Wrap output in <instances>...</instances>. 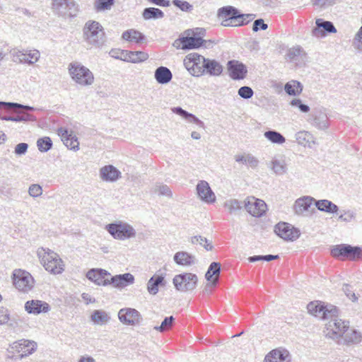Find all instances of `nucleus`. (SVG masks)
Listing matches in <instances>:
<instances>
[{"label":"nucleus","mask_w":362,"mask_h":362,"mask_svg":"<svg viewBox=\"0 0 362 362\" xmlns=\"http://www.w3.org/2000/svg\"><path fill=\"white\" fill-rule=\"evenodd\" d=\"M83 39L85 42L95 48L102 47L106 41L105 32L103 25L96 21L89 20L83 27Z\"/></svg>","instance_id":"1"},{"label":"nucleus","mask_w":362,"mask_h":362,"mask_svg":"<svg viewBox=\"0 0 362 362\" xmlns=\"http://www.w3.org/2000/svg\"><path fill=\"white\" fill-rule=\"evenodd\" d=\"M37 255L45 269L53 274H59L64 270V264L59 255L49 249L40 247Z\"/></svg>","instance_id":"2"},{"label":"nucleus","mask_w":362,"mask_h":362,"mask_svg":"<svg viewBox=\"0 0 362 362\" xmlns=\"http://www.w3.org/2000/svg\"><path fill=\"white\" fill-rule=\"evenodd\" d=\"M68 71L72 81L80 86H90L94 83L93 72L78 62L70 63Z\"/></svg>","instance_id":"3"},{"label":"nucleus","mask_w":362,"mask_h":362,"mask_svg":"<svg viewBox=\"0 0 362 362\" xmlns=\"http://www.w3.org/2000/svg\"><path fill=\"white\" fill-rule=\"evenodd\" d=\"M105 230L116 240H124L136 237V232L129 223L117 221L105 226Z\"/></svg>","instance_id":"4"},{"label":"nucleus","mask_w":362,"mask_h":362,"mask_svg":"<svg viewBox=\"0 0 362 362\" xmlns=\"http://www.w3.org/2000/svg\"><path fill=\"white\" fill-rule=\"evenodd\" d=\"M52 9L59 16L74 18L79 11V5L74 0H52Z\"/></svg>","instance_id":"5"},{"label":"nucleus","mask_w":362,"mask_h":362,"mask_svg":"<svg viewBox=\"0 0 362 362\" xmlns=\"http://www.w3.org/2000/svg\"><path fill=\"white\" fill-rule=\"evenodd\" d=\"M338 312L335 316H329V321L326 324V337L332 339H339L344 334L349 326V322L341 320L337 317Z\"/></svg>","instance_id":"6"},{"label":"nucleus","mask_w":362,"mask_h":362,"mask_svg":"<svg viewBox=\"0 0 362 362\" xmlns=\"http://www.w3.org/2000/svg\"><path fill=\"white\" fill-rule=\"evenodd\" d=\"M206 58L196 52L188 54L184 59V65L194 76L204 75V66Z\"/></svg>","instance_id":"7"},{"label":"nucleus","mask_w":362,"mask_h":362,"mask_svg":"<svg viewBox=\"0 0 362 362\" xmlns=\"http://www.w3.org/2000/svg\"><path fill=\"white\" fill-rule=\"evenodd\" d=\"M198 277L192 273H183L177 274L173 279V284L175 288L181 292H187L194 290L197 285Z\"/></svg>","instance_id":"8"},{"label":"nucleus","mask_w":362,"mask_h":362,"mask_svg":"<svg viewBox=\"0 0 362 362\" xmlns=\"http://www.w3.org/2000/svg\"><path fill=\"white\" fill-rule=\"evenodd\" d=\"M13 282L20 291L27 293L34 286V279L31 274L22 269H16L13 272Z\"/></svg>","instance_id":"9"},{"label":"nucleus","mask_w":362,"mask_h":362,"mask_svg":"<svg viewBox=\"0 0 362 362\" xmlns=\"http://www.w3.org/2000/svg\"><path fill=\"white\" fill-rule=\"evenodd\" d=\"M310 314L320 319H329V316H335L337 309L334 305H323L319 302H310L307 305Z\"/></svg>","instance_id":"10"},{"label":"nucleus","mask_w":362,"mask_h":362,"mask_svg":"<svg viewBox=\"0 0 362 362\" xmlns=\"http://www.w3.org/2000/svg\"><path fill=\"white\" fill-rule=\"evenodd\" d=\"M36 349L37 343L35 341L28 339H21L11 344L8 351L12 354L21 353L20 358H23L34 353Z\"/></svg>","instance_id":"11"},{"label":"nucleus","mask_w":362,"mask_h":362,"mask_svg":"<svg viewBox=\"0 0 362 362\" xmlns=\"http://www.w3.org/2000/svg\"><path fill=\"white\" fill-rule=\"evenodd\" d=\"M332 255L337 258H347L351 260L358 259L361 255V250L358 247H352L350 245H339L331 251Z\"/></svg>","instance_id":"12"},{"label":"nucleus","mask_w":362,"mask_h":362,"mask_svg":"<svg viewBox=\"0 0 362 362\" xmlns=\"http://www.w3.org/2000/svg\"><path fill=\"white\" fill-rule=\"evenodd\" d=\"M118 318L119 321L126 325L135 326L142 320L140 313L134 308H124L118 312Z\"/></svg>","instance_id":"13"},{"label":"nucleus","mask_w":362,"mask_h":362,"mask_svg":"<svg viewBox=\"0 0 362 362\" xmlns=\"http://www.w3.org/2000/svg\"><path fill=\"white\" fill-rule=\"evenodd\" d=\"M276 234L282 239L288 241H295L300 235V230L287 223H279L274 228Z\"/></svg>","instance_id":"14"},{"label":"nucleus","mask_w":362,"mask_h":362,"mask_svg":"<svg viewBox=\"0 0 362 362\" xmlns=\"http://www.w3.org/2000/svg\"><path fill=\"white\" fill-rule=\"evenodd\" d=\"M245 208L252 216L260 217L266 212L267 204L263 200L250 197L245 200Z\"/></svg>","instance_id":"15"},{"label":"nucleus","mask_w":362,"mask_h":362,"mask_svg":"<svg viewBox=\"0 0 362 362\" xmlns=\"http://www.w3.org/2000/svg\"><path fill=\"white\" fill-rule=\"evenodd\" d=\"M316 26L312 30V35L320 38L326 35V33H335L337 30L334 24L327 21L318 18L315 21Z\"/></svg>","instance_id":"16"},{"label":"nucleus","mask_w":362,"mask_h":362,"mask_svg":"<svg viewBox=\"0 0 362 362\" xmlns=\"http://www.w3.org/2000/svg\"><path fill=\"white\" fill-rule=\"evenodd\" d=\"M308 122L313 127L321 130H325L329 127L327 115L322 109L315 110L310 115Z\"/></svg>","instance_id":"17"},{"label":"nucleus","mask_w":362,"mask_h":362,"mask_svg":"<svg viewBox=\"0 0 362 362\" xmlns=\"http://www.w3.org/2000/svg\"><path fill=\"white\" fill-rule=\"evenodd\" d=\"M196 189L197 194L201 200L206 203L215 202L216 195L206 181L200 180L197 185Z\"/></svg>","instance_id":"18"},{"label":"nucleus","mask_w":362,"mask_h":362,"mask_svg":"<svg viewBox=\"0 0 362 362\" xmlns=\"http://www.w3.org/2000/svg\"><path fill=\"white\" fill-rule=\"evenodd\" d=\"M58 134L60 136L62 141L67 148L74 151L79 149L78 138L72 132H69L68 129L60 127L58 129Z\"/></svg>","instance_id":"19"},{"label":"nucleus","mask_w":362,"mask_h":362,"mask_svg":"<svg viewBox=\"0 0 362 362\" xmlns=\"http://www.w3.org/2000/svg\"><path fill=\"white\" fill-rule=\"evenodd\" d=\"M110 275V274L105 269H92L87 272L86 277L98 286H107L109 279L105 277Z\"/></svg>","instance_id":"20"},{"label":"nucleus","mask_w":362,"mask_h":362,"mask_svg":"<svg viewBox=\"0 0 362 362\" xmlns=\"http://www.w3.org/2000/svg\"><path fill=\"white\" fill-rule=\"evenodd\" d=\"M228 69L230 76L235 80L244 78L247 72L246 66L236 60H230L228 62Z\"/></svg>","instance_id":"21"},{"label":"nucleus","mask_w":362,"mask_h":362,"mask_svg":"<svg viewBox=\"0 0 362 362\" xmlns=\"http://www.w3.org/2000/svg\"><path fill=\"white\" fill-rule=\"evenodd\" d=\"M264 362H291V355L284 349H276L266 355Z\"/></svg>","instance_id":"22"},{"label":"nucleus","mask_w":362,"mask_h":362,"mask_svg":"<svg viewBox=\"0 0 362 362\" xmlns=\"http://www.w3.org/2000/svg\"><path fill=\"white\" fill-rule=\"evenodd\" d=\"M99 175L100 179L105 182H114L121 177V172L112 165L101 168Z\"/></svg>","instance_id":"23"},{"label":"nucleus","mask_w":362,"mask_h":362,"mask_svg":"<svg viewBox=\"0 0 362 362\" xmlns=\"http://www.w3.org/2000/svg\"><path fill=\"white\" fill-rule=\"evenodd\" d=\"M25 310L30 314L38 315L42 313H47L50 310V307L46 302L31 300L25 303Z\"/></svg>","instance_id":"24"},{"label":"nucleus","mask_w":362,"mask_h":362,"mask_svg":"<svg viewBox=\"0 0 362 362\" xmlns=\"http://www.w3.org/2000/svg\"><path fill=\"white\" fill-rule=\"evenodd\" d=\"M109 285L112 284L117 288H123L134 283V276L130 273L113 276L108 280Z\"/></svg>","instance_id":"25"},{"label":"nucleus","mask_w":362,"mask_h":362,"mask_svg":"<svg viewBox=\"0 0 362 362\" xmlns=\"http://www.w3.org/2000/svg\"><path fill=\"white\" fill-rule=\"evenodd\" d=\"M174 262L180 266L191 267L197 263V259L194 255L185 252H177L173 256Z\"/></svg>","instance_id":"26"},{"label":"nucleus","mask_w":362,"mask_h":362,"mask_svg":"<svg viewBox=\"0 0 362 362\" xmlns=\"http://www.w3.org/2000/svg\"><path fill=\"white\" fill-rule=\"evenodd\" d=\"M181 48L182 49H191L201 47L204 40L201 37L193 36L192 35L182 37L180 39Z\"/></svg>","instance_id":"27"},{"label":"nucleus","mask_w":362,"mask_h":362,"mask_svg":"<svg viewBox=\"0 0 362 362\" xmlns=\"http://www.w3.org/2000/svg\"><path fill=\"white\" fill-rule=\"evenodd\" d=\"M295 139L299 145L304 147L312 148L315 145L316 141L315 136L308 131H300L295 134Z\"/></svg>","instance_id":"28"},{"label":"nucleus","mask_w":362,"mask_h":362,"mask_svg":"<svg viewBox=\"0 0 362 362\" xmlns=\"http://www.w3.org/2000/svg\"><path fill=\"white\" fill-rule=\"evenodd\" d=\"M204 75L209 74L210 76H220L223 71L222 65L215 59L206 58L204 66Z\"/></svg>","instance_id":"29"},{"label":"nucleus","mask_w":362,"mask_h":362,"mask_svg":"<svg viewBox=\"0 0 362 362\" xmlns=\"http://www.w3.org/2000/svg\"><path fill=\"white\" fill-rule=\"evenodd\" d=\"M315 200L311 197H303L298 199L294 204V211L296 214L302 215L305 212L308 211L313 202Z\"/></svg>","instance_id":"30"},{"label":"nucleus","mask_w":362,"mask_h":362,"mask_svg":"<svg viewBox=\"0 0 362 362\" xmlns=\"http://www.w3.org/2000/svg\"><path fill=\"white\" fill-rule=\"evenodd\" d=\"M237 163L247 165L252 168H256L259 165V160L250 153H238L234 157Z\"/></svg>","instance_id":"31"},{"label":"nucleus","mask_w":362,"mask_h":362,"mask_svg":"<svg viewBox=\"0 0 362 362\" xmlns=\"http://www.w3.org/2000/svg\"><path fill=\"white\" fill-rule=\"evenodd\" d=\"M220 272L221 264L214 262L210 264L205 274V278L208 281H212L214 286H216L218 282Z\"/></svg>","instance_id":"32"},{"label":"nucleus","mask_w":362,"mask_h":362,"mask_svg":"<svg viewBox=\"0 0 362 362\" xmlns=\"http://www.w3.org/2000/svg\"><path fill=\"white\" fill-rule=\"evenodd\" d=\"M154 77L158 83L166 84L172 80L173 74L168 68L159 66L155 71Z\"/></svg>","instance_id":"33"},{"label":"nucleus","mask_w":362,"mask_h":362,"mask_svg":"<svg viewBox=\"0 0 362 362\" xmlns=\"http://www.w3.org/2000/svg\"><path fill=\"white\" fill-rule=\"evenodd\" d=\"M270 169L276 175H281L287 172V165L283 158L274 157L268 164Z\"/></svg>","instance_id":"34"},{"label":"nucleus","mask_w":362,"mask_h":362,"mask_svg":"<svg viewBox=\"0 0 362 362\" xmlns=\"http://www.w3.org/2000/svg\"><path fill=\"white\" fill-rule=\"evenodd\" d=\"M160 286H165V279L163 276L154 275L147 282V291L151 295H156Z\"/></svg>","instance_id":"35"},{"label":"nucleus","mask_w":362,"mask_h":362,"mask_svg":"<svg viewBox=\"0 0 362 362\" xmlns=\"http://www.w3.org/2000/svg\"><path fill=\"white\" fill-rule=\"evenodd\" d=\"M173 112H174L176 115H180L183 119L187 120L189 122L194 123L199 125V127L204 126V122L201 121L199 118H197L195 115L187 112L186 110H183L180 107H175L172 108Z\"/></svg>","instance_id":"36"},{"label":"nucleus","mask_w":362,"mask_h":362,"mask_svg":"<svg viewBox=\"0 0 362 362\" xmlns=\"http://www.w3.org/2000/svg\"><path fill=\"white\" fill-rule=\"evenodd\" d=\"M315 205L318 210L323 212L337 214L339 211L338 206L327 199L315 201Z\"/></svg>","instance_id":"37"},{"label":"nucleus","mask_w":362,"mask_h":362,"mask_svg":"<svg viewBox=\"0 0 362 362\" xmlns=\"http://www.w3.org/2000/svg\"><path fill=\"white\" fill-rule=\"evenodd\" d=\"M122 39L129 42H134L139 43L142 42L145 37L144 35L138 30L130 29L124 31L122 35Z\"/></svg>","instance_id":"38"},{"label":"nucleus","mask_w":362,"mask_h":362,"mask_svg":"<svg viewBox=\"0 0 362 362\" xmlns=\"http://www.w3.org/2000/svg\"><path fill=\"white\" fill-rule=\"evenodd\" d=\"M338 221L344 223L355 222L357 220V213L355 209H341L339 211Z\"/></svg>","instance_id":"39"},{"label":"nucleus","mask_w":362,"mask_h":362,"mask_svg":"<svg viewBox=\"0 0 362 362\" xmlns=\"http://www.w3.org/2000/svg\"><path fill=\"white\" fill-rule=\"evenodd\" d=\"M90 319L95 324L102 325L107 323L110 320V317L105 311L96 310L93 312Z\"/></svg>","instance_id":"40"},{"label":"nucleus","mask_w":362,"mask_h":362,"mask_svg":"<svg viewBox=\"0 0 362 362\" xmlns=\"http://www.w3.org/2000/svg\"><path fill=\"white\" fill-rule=\"evenodd\" d=\"M346 343L357 344L362 339V336L360 332L355 329H350L349 327L346 329L344 334L341 337Z\"/></svg>","instance_id":"41"},{"label":"nucleus","mask_w":362,"mask_h":362,"mask_svg":"<svg viewBox=\"0 0 362 362\" xmlns=\"http://www.w3.org/2000/svg\"><path fill=\"white\" fill-rule=\"evenodd\" d=\"M1 119L5 121H13V122H28V121H36V117L28 112H22L21 115L16 116H0Z\"/></svg>","instance_id":"42"},{"label":"nucleus","mask_w":362,"mask_h":362,"mask_svg":"<svg viewBox=\"0 0 362 362\" xmlns=\"http://www.w3.org/2000/svg\"><path fill=\"white\" fill-rule=\"evenodd\" d=\"M306 52L300 46H296L289 49L286 54V57L289 60H297L298 59L304 60L306 58Z\"/></svg>","instance_id":"43"},{"label":"nucleus","mask_w":362,"mask_h":362,"mask_svg":"<svg viewBox=\"0 0 362 362\" xmlns=\"http://www.w3.org/2000/svg\"><path fill=\"white\" fill-rule=\"evenodd\" d=\"M284 90L289 95H296L302 92L303 86L297 81H291L286 83Z\"/></svg>","instance_id":"44"},{"label":"nucleus","mask_w":362,"mask_h":362,"mask_svg":"<svg viewBox=\"0 0 362 362\" xmlns=\"http://www.w3.org/2000/svg\"><path fill=\"white\" fill-rule=\"evenodd\" d=\"M264 136L266 139L274 144H282L286 141L285 137L275 130L267 131L264 133Z\"/></svg>","instance_id":"45"},{"label":"nucleus","mask_w":362,"mask_h":362,"mask_svg":"<svg viewBox=\"0 0 362 362\" xmlns=\"http://www.w3.org/2000/svg\"><path fill=\"white\" fill-rule=\"evenodd\" d=\"M142 15L144 18L146 20L151 18L158 19L162 18L164 16V13L160 9L153 7L146 8L143 11Z\"/></svg>","instance_id":"46"},{"label":"nucleus","mask_w":362,"mask_h":362,"mask_svg":"<svg viewBox=\"0 0 362 362\" xmlns=\"http://www.w3.org/2000/svg\"><path fill=\"white\" fill-rule=\"evenodd\" d=\"M115 0H95L93 6L96 11H101L110 9L114 4Z\"/></svg>","instance_id":"47"},{"label":"nucleus","mask_w":362,"mask_h":362,"mask_svg":"<svg viewBox=\"0 0 362 362\" xmlns=\"http://www.w3.org/2000/svg\"><path fill=\"white\" fill-rule=\"evenodd\" d=\"M38 150L41 152L48 151L52 146V141L49 137L40 138L37 141Z\"/></svg>","instance_id":"48"},{"label":"nucleus","mask_w":362,"mask_h":362,"mask_svg":"<svg viewBox=\"0 0 362 362\" xmlns=\"http://www.w3.org/2000/svg\"><path fill=\"white\" fill-rule=\"evenodd\" d=\"M224 206L228 209L230 214H233L242 208V204L238 199H232L227 200L224 203Z\"/></svg>","instance_id":"49"},{"label":"nucleus","mask_w":362,"mask_h":362,"mask_svg":"<svg viewBox=\"0 0 362 362\" xmlns=\"http://www.w3.org/2000/svg\"><path fill=\"white\" fill-rule=\"evenodd\" d=\"M154 192L159 195L165 196L167 197H172L173 193L170 187L162 183H157L154 186Z\"/></svg>","instance_id":"50"},{"label":"nucleus","mask_w":362,"mask_h":362,"mask_svg":"<svg viewBox=\"0 0 362 362\" xmlns=\"http://www.w3.org/2000/svg\"><path fill=\"white\" fill-rule=\"evenodd\" d=\"M238 10L233 6L222 7L218 10V16L221 19L224 18H230L236 15Z\"/></svg>","instance_id":"51"},{"label":"nucleus","mask_w":362,"mask_h":362,"mask_svg":"<svg viewBox=\"0 0 362 362\" xmlns=\"http://www.w3.org/2000/svg\"><path fill=\"white\" fill-rule=\"evenodd\" d=\"M26 64L33 65L38 62L40 53L37 49H26Z\"/></svg>","instance_id":"52"},{"label":"nucleus","mask_w":362,"mask_h":362,"mask_svg":"<svg viewBox=\"0 0 362 362\" xmlns=\"http://www.w3.org/2000/svg\"><path fill=\"white\" fill-rule=\"evenodd\" d=\"M14 107H19L23 108L25 110L27 111H33L35 110L33 107L28 106V105H23L18 103H6V102H1L0 101V110L5 109V110H10Z\"/></svg>","instance_id":"53"},{"label":"nucleus","mask_w":362,"mask_h":362,"mask_svg":"<svg viewBox=\"0 0 362 362\" xmlns=\"http://www.w3.org/2000/svg\"><path fill=\"white\" fill-rule=\"evenodd\" d=\"M148 54L142 51H131V63H140L147 60Z\"/></svg>","instance_id":"54"},{"label":"nucleus","mask_w":362,"mask_h":362,"mask_svg":"<svg viewBox=\"0 0 362 362\" xmlns=\"http://www.w3.org/2000/svg\"><path fill=\"white\" fill-rule=\"evenodd\" d=\"M175 318L173 316L166 317L160 326L154 327V329L160 332H165L172 327Z\"/></svg>","instance_id":"55"},{"label":"nucleus","mask_w":362,"mask_h":362,"mask_svg":"<svg viewBox=\"0 0 362 362\" xmlns=\"http://www.w3.org/2000/svg\"><path fill=\"white\" fill-rule=\"evenodd\" d=\"M11 56L12 60L14 62L26 64V49H13V52L11 53Z\"/></svg>","instance_id":"56"},{"label":"nucleus","mask_w":362,"mask_h":362,"mask_svg":"<svg viewBox=\"0 0 362 362\" xmlns=\"http://www.w3.org/2000/svg\"><path fill=\"white\" fill-rule=\"evenodd\" d=\"M172 4L184 12L190 13L193 10V6L186 1L173 0Z\"/></svg>","instance_id":"57"},{"label":"nucleus","mask_w":362,"mask_h":362,"mask_svg":"<svg viewBox=\"0 0 362 362\" xmlns=\"http://www.w3.org/2000/svg\"><path fill=\"white\" fill-rule=\"evenodd\" d=\"M42 188L38 184H32L28 188V194L33 198L39 197L42 194Z\"/></svg>","instance_id":"58"},{"label":"nucleus","mask_w":362,"mask_h":362,"mask_svg":"<svg viewBox=\"0 0 362 362\" xmlns=\"http://www.w3.org/2000/svg\"><path fill=\"white\" fill-rule=\"evenodd\" d=\"M238 93L241 98L244 99H249L252 97L254 91L249 86H243L239 88Z\"/></svg>","instance_id":"59"},{"label":"nucleus","mask_w":362,"mask_h":362,"mask_svg":"<svg viewBox=\"0 0 362 362\" xmlns=\"http://www.w3.org/2000/svg\"><path fill=\"white\" fill-rule=\"evenodd\" d=\"M268 28L267 24L264 23L263 19L259 18L257 19L253 23L252 30L254 32H257L259 30H265Z\"/></svg>","instance_id":"60"},{"label":"nucleus","mask_w":362,"mask_h":362,"mask_svg":"<svg viewBox=\"0 0 362 362\" xmlns=\"http://www.w3.org/2000/svg\"><path fill=\"white\" fill-rule=\"evenodd\" d=\"M354 46L357 49L362 51V26L356 33L354 39Z\"/></svg>","instance_id":"61"},{"label":"nucleus","mask_w":362,"mask_h":362,"mask_svg":"<svg viewBox=\"0 0 362 362\" xmlns=\"http://www.w3.org/2000/svg\"><path fill=\"white\" fill-rule=\"evenodd\" d=\"M28 148V145L26 143H20L15 147V153L16 155H24Z\"/></svg>","instance_id":"62"},{"label":"nucleus","mask_w":362,"mask_h":362,"mask_svg":"<svg viewBox=\"0 0 362 362\" xmlns=\"http://www.w3.org/2000/svg\"><path fill=\"white\" fill-rule=\"evenodd\" d=\"M343 291L346 296L353 302H355L358 298L356 294L351 291V287L349 285H344Z\"/></svg>","instance_id":"63"},{"label":"nucleus","mask_w":362,"mask_h":362,"mask_svg":"<svg viewBox=\"0 0 362 362\" xmlns=\"http://www.w3.org/2000/svg\"><path fill=\"white\" fill-rule=\"evenodd\" d=\"M9 320V313L6 309H0V325H5Z\"/></svg>","instance_id":"64"}]
</instances>
